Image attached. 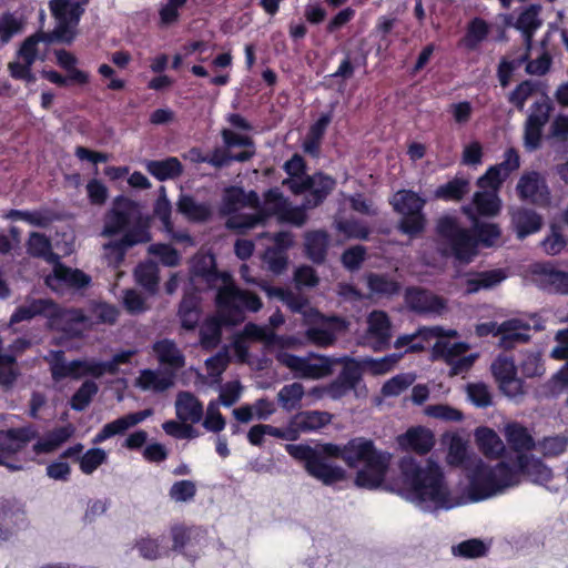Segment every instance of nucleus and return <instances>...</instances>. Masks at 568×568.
<instances>
[{"instance_id": "c9c22d12", "label": "nucleus", "mask_w": 568, "mask_h": 568, "mask_svg": "<svg viewBox=\"0 0 568 568\" xmlns=\"http://www.w3.org/2000/svg\"><path fill=\"white\" fill-rule=\"evenodd\" d=\"M263 199L264 203L258 210L265 220L273 216L280 220L290 203L288 199L284 196L278 187H272L265 191Z\"/></svg>"}, {"instance_id": "f8f14e48", "label": "nucleus", "mask_w": 568, "mask_h": 568, "mask_svg": "<svg viewBox=\"0 0 568 568\" xmlns=\"http://www.w3.org/2000/svg\"><path fill=\"white\" fill-rule=\"evenodd\" d=\"M345 452V464L349 468L356 467L359 463L365 465L388 456L387 453L379 452L372 439L362 436L349 439Z\"/></svg>"}, {"instance_id": "ea45409f", "label": "nucleus", "mask_w": 568, "mask_h": 568, "mask_svg": "<svg viewBox=\"0 0 568 568\" xmlns=\"http://www.w3.org/2000/svg\"><path fill=\"white\" fill-rule=\"evenodd\" d=\"M473 232V236L476 241L477 248L479 250V245L485 247H491L501 236V230L496 223L480 222L478 220L474 221L473 229H469Z\"/></svg>"}, {"instance_id": "c03bdc74", "label": "nucleus", "mask_w": 568, "mask_h": 568, "mask_svg": "<svg viewBox=\"0 0 568 568\" xmlns=\"http://www.w3.org/2000/svg\"><path fill=\"white\" fill-rule=\"evenodd\" d=\"M222 320L207 318L200 328V343L203 349L212 351L217 347L222 337Z\"/></svg>"}, {"instance_id": "f704fd0d", "label": "nucleus", "mask_w": 568, "mask_h": 568, "mask_svg": "<svg viewBox=\"0 0 568 568\" xmlns=\"http://www.w3.org/2000/svg\"><path fill=\"white\" fill-rule=\"evenodd\" d=\"M368 333L378 344V348L388 346L390 339V321L383 311H375L368 317Z\"/></svg>"}, {"instance_id": "37998d69", "label": "nucleus", "mask_w": 568, "mask_h": 568, "mask_svg": "<svg viewBox=\"0 0 568 568\" xmlns=\"http://www.w3.org/2000/svg\"><path fill=\"white\" fill-rule=\"evenodd\" d=\"M178 210L187 217V220L194 222H205L211 216L210 209L203 203H197L191 195L180 196Z\"/></svg>"}, {"instance_id": "473e14b6", "label": "nucleus", "mask_w": 568, "mask_h": 568, "mask_svg": "<svg viewBox=\"0 0 568 568\" xmlns=\"http://www.w3.org/2000/svg\"><path fill=\"white\" fill-rule=\"evenodd\" d=\"M539 11L540 7L531 4L518 16L515 23V28L523 33L524 41L528 50L531 47L536 30L540 28L542 23L538 17Z\"/></svg>"}, {"instance_id": "4be33fe9", "label": "nucleus", "mask_w": 568, "mask_h": 568, "mask_svg": "<svg viewBox=\"0 0 568 568\" xmlns=\"http://www.w3.org/2000/svg\"><path fill=\"white\" fill-rule=\"evenodd\" d=\"M511 223L518 240L539 232L542 227V216L532 209L518 207L511 213Z\"/></svg>"}, {"instance_id": "e433bc0d", "label": "nucleus", "mask_w": 568, "mask_h": 568, "mask_svg": "<svg viewBox=\"0 0 568 568\" xmlns=\"http://www.w3.org/2000/svg\"><path fill=\"white\" fill-rule=\"evenodd\" d=\"M153 351L161 364L170 365L174 368H181L185 363L184 356L172 339L164 338L155 342Z\"/></svg>"}, {"instance_id": "5fc2aeb1", "label": "nucleus", "mask_w": 568, "mask_h": 568, "mask_svg": "<svg viewBox=\"0 0 568 568\" xmlns=\"http://www.w3.org/2000/svg\"><path fill=\"white\" fill-rule=\"evenodd\" d=\"M303 396V385L301 383L294 382L292 384L284 385L280 389L277 394V400L285 410L291 412L300 405Z\"/></svg>"}, {"instance_id": "6e6d98bb", "label": "nucleus", "mask_w": 568, "mask_h": 568, "mask_svg": "<svg viewBox=\"0 0 568 568\" xmlns=\"http://www.w3.org/2000/svg\"><path fill=\"white\" fill-rule=\"evenodd\" d=\"M568 437L565 435L546 436L538 442V449L546 458L558 457L566 453Z\"/></svg>"}, {"instance_id": "aec40b11", "label": "nucleus", "mask_w": 568, "mask_h": 568, "mask_svg": "<svg viewBox=\"0 0 568 568\" xmlns=\"http://www.w3.org/2000/svg\"><path fill=\"white\" fill-rule=\"evenodd\" d=\"M389 465V455L365 464L362 469L356 473L355 485L361 488L376 489L385 480Z\"/></svg>"}, {"instance_id": "a878e982", "label": "nucleus", "mask_w": 568, "mask_h": 568, "mask_svg": "<svg viewBox=\"0 0 568 568\" xmlns=\"http://www.w3.org/2000/svg\"><path fill=\"white\" fill-rule=\"evenodd\" d=\"M465 292L467 294H475L480 290L491 288L506 278V274L503 270L496 268L490 271L481 272H468L466 273Z\"/></svg>"}, {"instance_id": "09e8293b", "label": "nucleus", "mask_w": 568, "mask_h": 568, "mask_svg": "<svg viewBox=\"0 0 568 568\" xmlns=\"http://www.w3.org/2000/svg\"><path fill=\"white\" fill-rule=\"evenodd\" d=\"M45 42L48 44L57 42L55 40L49 37L48 32L39 31L30 37H28L21 44L18 55L29 64H33L38 57V43Z\"/></svg>"}, {"instance_id": "72a5a7b5", "label": "nucleus", "mask_w": 568, "mask_h": 568, "mask_svg": "<svg viewBox=\"0 0 568 568\" xmlns=\"http://www.w3.org/2000/svg\"><path fill=\"white\" fill-rule=\"evenodd\" d=\"M476 439L479 449L487 458H498L505 452V444L498 434L491 428H478L476 430Z\"/></svg>"}, {"instance_id": "8fccbe9b", "label": "nucleus", "mask_w": 568, "mask_h": 568, "mask_svg": "<svg viewBox=\"0 0 568 568\" xmlns=\"http://www.w3.org/2000/svg\"><path fill=\"white\" fill-rule=\"evenodd\" d=\"M367 286L371 292L386 296L397 295L400 291L399 283L385 274L371 273L367 277Z\"/></svg>"}, {"instance_id": "bb28decb", "label": "nucleus", "mask_w": 568, "mask_h": 568, "mask_svg": "<svg viewBox=\"0 0 568 568\" xmlns=\"http://www.w3.org/2000/svg\"><path fill=\"white\" fill-rule=\"evenodd\" d=\"M305 254L314 264H323L327 256L329 236L325 230L310 231L305 234Z\"/></svg>"}, {"instance_id": "052dcab7", "label": "nucleus", "mask_w": 568, "mask_h": 568, "mask_svg": "<svg viewBox=\"0 0 568 568\" xmlns=\"http://www.w3.org/2000/svg\"><path fill=\"white\" fill-rule=\"evenodd\" d=\"M468 348V344L464 342H455L452 344L449 342L438 341L434 345V355L444 358L446 364H448L464 356Z\"/></svg>"}, {"instance_id": "39448f33", "label": "nucleus", "mask_w": 568, "mask_h": 568, "mask_svg": "<svg viewBox=\"0 0 568 568\" xmlns=\"http://www.w3.org/2000/svg\"><path fill=\"white\" fill-rule=\"evenodd\" d=\"M286 452L295 459L304 462L307 474L324 485H333L345 478V470L339 466L323 460L316 448L303 444H288Z\"/></svg>"}, {"instance_id": "69168bd1", "label": "nucleus", "mask_w": 568, "mask_h": 568, "mask_svg": "<svg viewBox=\"0 0 568 568\" xmlns=\"http://www.w3.org/2000/svg\"><path fill=\"white\" fill-rule=\"evenodd\" d=\"M246 192L241 186H229L224 190L222 207L225 213L235 212L239 206H245Z\"/></svg>"}, {"instance_id": "680f3d73", "label": "nucleus", "mask_w": 568, "mask_h": 568, "mask_svg": "<svg viewBox=\"0 0 568 568\" xmlns=\"http://www.w3.org/2000/svg\"><path fill=\"white\" fill-rule=\"evenodd\" d=\"M519 369L524 377H540L545 373V365L539 353H526L519 363Z\"/></svg>"}, {"instance_id": "f3484780", "label": "nucleus", "mask_w": 568, "mask_h": 568, "mask_svg": "<svg viewBox=\"0 0 568 568\" xmlns=\"http://www.w3.org/2000/svg\"><path fill=\"white\" fill-rule=\"evenodd\" d=\"M49 363L52 379L61 382L65 378L79 379L84 376L85 359L65 361V353L61 349L50 351L45 357Z\"/></svg>"}, {"instance_id": "864d4df0", "label": "nucleus", "mask_w": 568, "mask_h": 568, "mask_svg": "<svg viewBox=\"0 0 568 568\" xmlns=\"http://www.w3.org/2000/svg\"><path fill=\"white\" fill-rule=\"evenodd\" d=\"M99 387L93 381H84L82 385L74 392L70 399V406L73 410L82 412L91 403L97 395Z\"/></svg>"}, {"instance_id": "cd10ccee", "label": "nucleus", "mask_w": 568, "mask_h": 568, "mask_svg": "<svg viewBox=\"0 0 568 568\" xmlns=\"http://www.w3.org/2000/svg\"><path fill=\"white\" fill-rule=\"evenodd\" d=\"M442 335L443 329L440 327H422L414 334H405L398 336L394 343V346L395 348L407 347L405 354L420 353L425 349L423 341H428L432 337H439Z\"/></svg>"}, {"instance_id": "ddd939ff", "label": "nucleus", "mask_w": 568, "mask_h": 568, "mask_svg": "<svg viewBox=\"0 0 568 568\" xmlns=\"http://www.w3.org/2000/svg\"><path fill=\"white\" fill-rule=\"evenodd\" d=\"M285 365L301 377L318 379L332 374L334 361L318 356L316 362H311L305 357L288 355Z\"/></svg>"}, {"instance_id": "58836bf2", "label": "nucleus", "mask_w": 568, "mask_h": 568, "mask_svg": "<svg viewBox=\"0 0 568 568\" xmlns=\"http://www.w3.org/2000/svg\"><path fill=\"white\" fill-rule=\"evenodd\" d=\"M53 306L54 303L51 300H33L31 303L27 305L18 306L11 315L10 323L17 324L24 321H30L37 315H42L47 313Z\"/></svg>"}, {"instance_id": "13d9d810", "label": "nucleus", "mask_w": 568, "mask_h": 568, "mask_svg": "<svg viewBox=\"0 0 568 568\" xmlns=\"http://www.w3.org/2000/svg\"><path fill=\"white\" fill-rule=\"evenodd\" d=\"M171 377L162 376L152 369H143L138 378V385L142 389L164 392L172 386Z\"/></svg>"}, {"instance_id": "e2e57ef3", "label": "nucleus", "mask_w": 568, "mask_h": 568, "mask_svg": "<svg viewBox=\"0 0 568 568\" xmlns=\"http://www.w3.org/2000/svg\"><path fill=\"white\" fill-rule=\"evenodd\" d=\"M338 232L343 233L347 239L368 240L369 227L358 220H342L336 223Z\"/></svg>"}, {"instance_id": "9d476101", "label": "nucleus", "mask_w": 568, "mask_h": 568, "mask_svg": "<svg viewBox=\"0 0 568 568\" xmlns=\"http://www.w3.org/2000/svg\"><path fill=\"white\" fill-rule=\"evenodd\" d=\"M491 373L507 396L515 397L523 393V383L516 377L517 366L511 357L498 356L491 364Z\"/></svg>"}, {"instance_id": "2f4dec72", "label": "nucleus", "mask_w": 568, "mask_h": 568, "mask_svg": "<svg viewBox=\"0 0 568 568\" xmlns=\"http://www.w3.org/2000/svg\"><path fill=\"white\" fill-rule=\"evenodd\" d=\"M331 420L332 415L327 412L304 410L295 414L291 418V425L306 433L318 430L328 425Z\"/></svg>"}, {"instance_id": "4d7b16f0", "label": "nucleus", "mask_w": 568, "mask_h": 568, "mask_svg": "<svg viewBox=\"0 0 568 568\" xmlns=\"http://www.w3.org/2000/svg\"><path fill=\"white\" fill-rule=\"evenodd\" d=\"M426 222V216L423 212L402 214L398 231L414 239L425 231Z\"/></svg>"}, {"instance_id": "f03ea898", "label": "nucleus", "mask_w": 568, "mask_h": 568, "mask_svg": "<svg viewBox=\"0 0 568 568\" xmlns=\"http://www.w3.org/2000/svg\"><path fill=\"white\" fill-rule=\"evenodd\" d=\"M288 175L282 184L294 195L306 194V205L320 206L336 186V181L321 171L313 175L306 173L307 164L304 158L295 153L283 165Z\"/></svg>"}, {"instance_id": "b1692460", "label": "nucleus", "mask_w": 568, "mask_h": 568, "mask_svg": "<svg viewBox=\"0 0 568 568\" xmlns=\"http://www.w3.org/2000/svg\"><path fill=\"white\" fill-rule=\"evenodd\" d=\"M530 325L519 318H511L499 325L501 332L500 346L510 349L517 343H527L530 339Z\"/></svg>"}, {"instance_id": "423d86ee", "label": "nucleus", "mask_w": 568, "mask_h": 568, "mask_svg": "<svg viewBox=\"0 0 568 568\" xmlns=\"http://www.w3.org/2000/svg\"><path fill=\"white\" fill-rule=\"evenodd\" d=\"M49 8L57 26L48 32L58 43L71 44L77 36V27L84 13V8L72 0H50Z\"/></svg>"}, {"instance_id": "dca6fc26", "label": "nucleus", "mask_w": 568, "mask_h": 568, "mask_svg": "<svg viewBox=\"0 0 568 568\" xmlns=\"http://www.w3.org/2000/svg\"><path fill=\"white\" fill-rule=\"evenodd\" d=\"M408 308L417 314L442 313L446 308V301L422 287H409L405 293Z\"/></svg>"}, {"instance_id": "c85d7f7f", "label": "nucleus", "mask_w": 568, "mask_h": 568, "mask_svg": "<svg viewBox=\"0 0 568 568\" xmlns=\"http://www.w3.org/2000/svg\"><path fill=\"white\" fill-rule=\"evenodd\" d=\"M146 171L160 182L174 180L182 175L183 165L175 156L164 160H151L146 162Z\"/></svg>"}, {"instance_id": "412c9836", "label": "nucleus", "mask_w": 568, "mask_h": 568, "mask_svg": "<svg viewBox=\"0 0 568 568\" xmlns=\"http://www.w3.org/2000/svg\"><path fill=\"white\" fill-rule=\"evenodd\" d=\"M53 282L80 290L90 285L91 276L79 268H72L57 262L53 266V274L45 280V283L51 287H53Z\"/></svg>"}, {"instance_id": "a18cd8bd", "label": "nucleus", "mask_w": 568, "mask_h": 568, "mask_svg": "<svg viewBox=\"0 0 568 568\" xmlns=\"http://www.w3.org/2000/svg\"><path fill=\"white\" fill-rule=\"evenodd\" d=\"M426 201L412 190L399 191L393 204L394 210L399 214L420 213Z\"/></svg>"}, {"instance_id": "7ed1b4c3", "label": "nucleus", "mask_w": 568, "mask_h": 568, "mask_svg": "<svg viewBox=\"0 0 568 568\" xmlns=\"http://www.w3.org/2000/svg\"><path fill=\"white\" fill-rule=\"evenodd\" d=\"M436 234L437 252L442 257H452L460 265H468L479 254L473 232L463 227L455 216H442L436 223Z\"/></svg>"}, {"instance_id": "bf43d9fd", "label": "nucleus", "mask_w": 568, "mask_h": 568, "mask_svg": "<svg viewBox=\"0 0 568 568\" xmlns=\"http://www.w3.org/2000/svg\"><path fill=\"white\" fill-rule=\"evenodd\" d=\"M108 459V454L102 448L93 447L79 457V467L85 475L93 474Z\"/></svg>"}, {"instance_id": "4c0bfd02", "label": "nucleus", "mask_w": 568, "mask_h": 568, "mask_svg": "<svg viewBox=\"0 0 568 568\" xmlns=\"http://www.w3.org/2000/svg\"><path fill=\"white\" fill-rule=\"evenodd\" d=\"M255 155L254 150H244L239 153H232L226 148H215L211 154L207 155V164L215 169H223L230 165L231 162L244 163L250 161Z\"/></svg>"}, {"instance_id": "6e6552de", "label": "nucleus", "mask_w": 568, "mask_h": 568, "mask_svg": "<svg viewBox=\"0 0 568 568\" xmlns=\"http://www.w3.org/2000/svg\"><path fill=\"white\" fill-rule=\"evenodd\" d=\"M339 362L343 363L339 374L326 387L327 395L333 399L342 398L355 389L363 379V367L357 359L344 357Z\"/></svg>"}, {"instance_id": "4468645a", "label": "nucleus", "mask_w": 568, "mask_h": 568, "mask_svg": "<svg viewBox=\"0 0 568 568\" xmlns=\"http://www.w3.org/2000/svg\"><path fill=\"white\" fill-rule=\"evenodd\" d=\"M516 189L521 200L541 206H546L549 203L550 193L548 186L536 171L523 174Z\"/></svg>"}, {"instance_id": "774afa93", "label": "nucleus", "mask_w": 568, "mask_h": 568, "mask_svg": "<svg viewBox=\"0 0 568 568\" xmlns=\"http://www.w3.org/2000/svg\"><path fill=\"white\" fill-rule=\"evenodd\" d=\"M196 485L192 480L183 479L175 481L170 490L169 496L176 503H187L193 500L196 495Z\"/></svg>"}, {"instance_id": "393cba45", "label": "nucleus", "mask_w": 568, "mask_h": 568, "mask_svg": "<svg viewBox=\"0 0 568 568\" xmlns=\"http://www.w3.org/2000/svg\"><path fill=\"white\" fill-rule=\"evenodd\" d=\"M534 274L538 275L541 284L559 294H568V272L555 268L550 264H536Z\"/></svg>"}, {"instance_id": "3c124183", "label": "nucleus", "mask_w": 568, "mask_h": 568, "mask_svg": "<svg viewBox=\"0 0 568 568\" xmlns=\"http://www.w3.org/2000/svg\"><path fill=\"white\" fill-rule=\"evenodd\" d=\"M27 252L32 257L45 258L54 256L49 237L39 232H31L27 242Z\"/></svg>"}, {"instance_id": "79ce46f5", "label": "nucleus", "mask_w": 568, "mask_h": 568, "mask_svg": "<svg viewBox=\"0 0 568 568\" xmlns=\"http://www.w3.org/2000/svg\"><path fill=\"white\" fill-rule=\"evenodd\" d=\"M539 90V82L530 79L523 80L519 82L513 91L507 95V101L517 111L523 112L525 110L526 102Z\"/></svg>"}, {"instance_id": "2eb2a0df", "label": "nucleus", "mask_w": 568, "mask_h": 568, "mask_svg": "<svg viewBox=\"0 0 568 568\" xmlns=\"http://www.w3.org/2000/svg\"><path fill=\"white\" fill-rule=\"evenodd\" d=\"M310 316H315L322 323L327 324L328 327H310L306 331L307 339L321 347H327L336 341L335 331H341L345 327V321L336 315L324 316L317 310L311 308Z\"/></svg>"}, {"instance_id": "338daca9", "label": "nucleus", "mask_w": 568, "mask_h": 568, "mask_svg": "<svg viewBox=\"0 0 568 568\" xmlns=\"http://www.w3.org/2000/svg\"><path fill=\"white\" fill-rule=\"evenodd\" d=\"M366 255L367 250L364 245H354L342 253L341 262L346 270L354 272L361 268Z\"/></svg>"}, {"instance_id": "a211bd4d", "label": "nucleus", "mask_w": 568, "mask_h": 568, "mask_svg": "<svg viewBox=\"0 0 568 568\" xmlns=\"http://www.w3.org/2000/svg\"><path fill=\"white\" fill-rule=\"evenodd\" d=\"M152 415H153V409L145 408L143 410L130 413L122 417H119L115 420L105 424L100 429V432L92 438V444L98 445L115 435H121L125 430H128L130 427H133V426L142 423L143 420H145L146 418H149Z\"/></svg>"}, {"instance_id": "49530a36", "label": "nucleus", "mask_w": 568, "mask_h": 568, "mask_svg": "<svg viewBox=\"0 0 568 568\" xmlns=\"http://www.w3.org/2000/svg\"><path fill=\"white\" fill-rule=\"evenodd\" d=\"M546 123L545 116L542 120L536 116H527L524 126V145L528 151H535L540 148L542 128Z\"/></svg>"}, {"instance_id": "20e7f679", "label": "nucleus", "mask_w": 568, "mask_h": 568, "mask_svg": "<svg viewBox=\"0 0 568 568\" xmlns=\"http://www.w3.org/2000/svg\"><path fill=\"white\" fill-rule=\"evenodd\" d=\"M514 486H517V474L509 463L501 460L494 466L477 465L469 478L468 493L473 501H481Z\"/></svg>"}, {"instance_id": "5701e85b", "label": "nucleus", "mask_w": 568, "mask_h": 568, "mask_svg": "<svg viewBox=\"0 0 568 568\" xmlns=\"http://www.w3.org/2000/svg\"><path fill=\"white\" fill-rule=\"evenodd\" d=\"M504 435L511 450L517 455L526 454L536 448V442L527 427L517 422L508 423L505 426Z\"/></svg>"}, {"instance_id": "a19ab883", "label": "nucleus", "mask_w": 568, "mask_h": 568, "mask_svg": "<svg viewBox=\"0 0 568 568\" xmlns=\"http://www.w3.org/2000/svg\"><path fill=\"white\" fill-rule=\"evenodd\" d=\"M469 191V182L463 178H454L445 184L439 185L434 195L443 201H462Z\"/></svg>"}, {"instance_id": "de8ad7c7", "label": "nucleus", "mask_w": 568, "mask_h": 568, "mask_svg": "<svg viewBox=\"0 0 568 568\" xmlns=\"http://www.w3.org/2000/svg\"><path fill=\"white\" fill-rule=\"evenodd\" d=\"M474 204L481 216H496L501 209V201L496 192H476Z\"/></svg>"}, {"instance_id": "f257e3e1", "label": "nucleus", "mask_w": 568, "mask_h": 568, "mask_svg": "<svg viewBox=\"0 0 568 568\" xmlns=\"http://www.w3.org/2000/svg\"><path fill=\"white\" fill-rule=\"evenodd\" d=\"M398 467L404 484L419 501H432L440 509H452L460 504L452 497L440 466L432 458L423 467L414 457L404 456Z\"/></svg>"}, {"instance_id": "7c9ffc66", "label": "nucleus", "mask_w": 568, "mask_h": 568, "mask_svg": "<svg viewBox=\"0 0 568 568\" xmlns=\"http://www.w3.org/2000/svg\"><path fill=\"white\" fill-rule=\"evenodd\" d=\"M182 328L193 331L196 328L200 316V298L194 293L184 294L178 310Z\"/></svg>"}, {"instance_id": "0eeeda50", "label": "nucleus", "mask_w": 568, "mask_h": 568, "mask_svg": "<svg viewBox=\"0 0 568 568\" xmlns=\"http://www.w3.org/2000/svg\"><path fill=\"white\" fill-rule=\"evenodd\" d=\"M138 210L139 204L135 201L124 195L116 196L104 215L102 235L111 237L123 233L131 225Z\"/></svg>"}, {"instance_id": "0e129e2a", "label": "nucleus", "mask_w": 568, "mask_h": 568, "mask_svg": "<svg viewBox=\"0 0 568 568\" xmlns=\"http://www.w3.org/2000/svg\"><path fill=\"white\" fill-rule=\"evenodd\" d=\"M23 28L22 21L13 13L4 12L0 18V41L7 44Z\"/></svg>"}, {"instance_id": "9b49d317", "label": "nucleus", "mask_w": 568, "mask_h": 568, "mask_svg": "<svg viewBox=\"0 0 568 568\" xmlns=\"http://www.w3.org/2000/svg\"><path fill=\"white\" fill-rule=\"evenodd\" d=\"M517 474V485L520 484V477L526 476L534 484L544 485L549 483L552 477V470L541 459L528 456L527 454L516 455L511 465Z\"/></svg>"}, {"instance_id": "6ab92c4d", "label": "nucleus", "mask_w": 568, "mask_h": 568, "mask_svg": "<svg viewBox=\"0 0 568 568\" xmlns=\"http://www.w3.org/2000/svg\"><path fill=\"white\" fill-rule=\"evenodd\" d=\"M398 445L404 450H410L418 455L428 454L434 445L435 437L432 430L423 426L410 427L397 437Z\"/></svg>"}, {"instance_id": "603ef678", "label": "nucleus", "mask_w": 568, "mask_h": 568, "mask_svg": "<svg viewBox=\"0 0 568 568\" xmlns=\"http://www.w3.org/2000/svg\"><path fill=\"white\" fill-rule=\"evenodd\" d=\"M452 552L457 557L474 559L486 556L488 546L483 540L473 538L453 546Z\"/></svg>"}, {"instance_id": "c756f323", "label": "nucleus", "mask_w": 568, "mask_h": 568, "mask_svg": "<svg viewBox=\"0 0 568 568\" xmlns=\"http://www.w3.org/2000/svg\"><path fill=\"white\" fill-rule=\"evenodd\" d=\"M176 416L183 423H199L203 416V405L190 392H181L176 398Z\"/></svg>"}, {"instance_id": "1a4fd4ad", "label": "nucleus", "mask_w": 568, "mask_h": 568, "mask_svg": "<svg viewBox=\"0 0 568 568\" xmlns=\"http://www.w3.org/2000/svg\"><path fill=\"white\" fill-rule=\"evenodd\" d=\"M219 317L225 326H235L244 322L245 311L237 298V288L234 286L221 287L216 293Z\"/></svg>"}]
</instances>
